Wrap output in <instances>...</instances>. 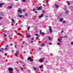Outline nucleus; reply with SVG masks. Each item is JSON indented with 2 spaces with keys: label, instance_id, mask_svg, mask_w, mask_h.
Returning a JSON list of instances; mask_svg holds the SVG:
<instances>
[{
  "label": "nucleus",
  "instance_id": "f257e3e1",
  "mask_svg": "<svg viewBox=\"0 0 73 73\" xmlns=\"http://www.w3.org/2000/svg\"><path fill=\"white\" fill-rule=\"evenodd\" d=\"M8 70L9 71V73H13V68H9Z\"/></svg>",
  "mask_w": 73,
  "mask_h": 73
},
{
  "label": "nucleus",
  "instance_id": "f03ea898",
  "mask_svg": "<svg viewBox=\"0 0 73 73\" xmlns=\"http://www.w3.org/2000/svg\"><path fill=\"white\" fill-rule=\"evenodd\" d=\"M42 7L41 6H40L39 7H36V8L37 10L38 11H39V10L40 9H42Z\"/></svg>",
  "mask_w": 73,
  "mask_h": 73
},
{
  "label": "nucleus",
  "instance_id": "7ed1b4c3",
  "mask_svg": "<svg viewBox=\"0 0 73 73\" xmlns=\"http://www.w3.org/2000/svg\"><path fill=\"white\" fill-rule=\"evenodd\" d=\"M17 13H21V10L20 9H18L17 10Z\"/></svg>",
  "mask_w": 73,
  "mask_h": 73
},
{
  "label": "nucleus",
  "instance_id": "20e7f679",
  "mask_svg": "<svg viewBox=\"0 0 73 73\" xmlns=\"http://www.w3.org/2000/svg\"><path fill=\"white\" fill-rule=\"evenodd\" d=\"M11 21H12V24H15V21L14 19H11Z\"/></svg>",
  "mask_w": 73,
  "mask_h": 73
},
{
  "label": "nucleus",
  "instance_id": "39448f33",
  "mask_svg": "<svg viewBox=\"0 0 73 73\" xmlns=\"http://www.w3.org/2000/svg\"><path fill=\"white\" fill-rule=\"evenodd\" d=\"M18 16L19 17H24V16H23V15H20L19 13L18 14Z\"/></svg>",
  "mask_w": 73,
  "mask_h": 73
},
{
  "label": "nucleus",
  "instance_id": "423d86ee",
  "mask_svg": "<svg viewBox=\"0 0 73 73\" xmlns=\"http://www.w3.org/2000/svg\"><path fill=\"white\" fill-rule=\"evenodd\" d=\"M63 20H64V18H60V22L63 21Z\"/></svg>",
  "mask_w": 73,
  "mask_h": 73
},
{
  "label": "nucleus",
  "instance_id": "0eeeda50",
  "mask_svg": "<svg viewBox=\"0 0 73 73\" xmlns=\"http://www.w3.org/2000/svg\"><path fill=\"white\" fill-rule=\"evenodd\" d=\"M39 61L40 62H43V60L42 59H40L39 60Z\"/></svg>",
  "mask_w": 73,
  "mask_h": 73
},
{
  "label": "nucleus",
  "instance_id": "6e6552de",
  "mask_svg": "<svg viewBox=\"0 0 73 73\" xmlns=\"http://www.w3.org/2000/svg\"><path fill=\"white\" fill-rule=\"evenodd\" d=\"M12 8V6H10L7 7V9H10V8Z\"/></svg>",
  "mask_w": 73,
  "mask_h": 73
},
{
  "label": "nucleus",
  "instance_id": "1a4fd4ad",
  "mask_svg": "<svg viewBox=\"0 0 73 73\" xmlns=\"http://www.w3.org/2000/svg\"><path fill=\"white\" fill-rule=\"evenodd\" d=\"M43 17V14H42L39 17V18H41V17Z\"/></svg>",
  "mask_w": 73,
  "mask_h": 73
},
{
  "label": "nucleus",
  "instance_id": "9d476101",
  "mask_svg": "<svg viewBox=\"0 0 73 73\" xmlns=\"http://www.w3.org/2000/svg\"><path fill=\"white\" fill-rule=\"evenodd\" d=\"M31 59H32V57H29L28 58V60L29 61V60H31Z\"/></svg>",
  "mask_w": 73,
  "mask_h": 73
},
{
  "label": "nucleus",
  "instance_id": "9b49d317",
  "mask_svg": "<svg viewBox=\"0 0 73 73\" xmlns=\"http://www.w3.org/2000/svg\"><path fill=\"white\" fill-rule=\"evenodd\" d=\"M44 43H42L41 44L40 46H41V47H42V46H44Z\"/></svg>",
  "mask_w": 73,
  "mask_h": 73
},
{
  "label": "nucleus",
  "instance_id": "f8f14e48",
  "mask_svg": "<svg viewBox=\"0 0 73 73\" xmlns=\"http://www.w3.org/2000/svg\"><path fill=\"white\" fill-rule=\"evenodd\" d=\"M49 31L50 33H52V29L51 28H50L49 29Z\"/></svg>",
  "mask_w": 73,
  "mask_h": 73
},
{
  "label": "nucleus",
  "instance_id": "ddd939ff",
  "mask_svg": "<svg viewBox=\"0 0 73 73\" xmlns=\"http://www.w3.org/2000/svg\"><path fill=\"white\" fill-rule=\"evenodd\" d=\"M55 7L56 8H58V7H59V6H58V5H57L56 4H55Z\"/></svg>",
  "mask_w": 73,
  "mask_h": 73
},
{
  "label": "nucleus",
  "instance_id": "4468645a",
  "mask_svg": "<svg viewBox=\"0 0 73 73\" xmlns=\"http://www.w3.org/2000/svg\"><path fill=\"white\" fill-rule=\"evenodd\" d=\"M3 5V3H0V7H2Z\"/></svg>",
  "mask_w": 73,
  "mask_h": 73
},
{
  "label": "nucleus",
  "instance_id": "2eb2a0df",
  "mask_svg": "<svg viewBox=\"0 0 73 73\" xmlns=\"http://www.w3.org/2000/svg\"><path fill=\"white\" fill-rule=\"evenodd\" d=\"M33 69H34L35 70H37V68H36L35 67L33 68Z\"/></svg>",
  "mask_w": 73,
  "mask_h": 73
},
{
  "label": "nucleus",
  "instance_id": "dca6fc26",
  "mask_svg": "<svg viewBox=\"0 0 73 73\" xmlns=\"http://www.w3.org/2000/svg\"><path fill=\"white\" fill-rule=\"evenodd\" d=\"M43 65H41L40 66L39 68H43Z\"/></svg>",
  "mask_w": 73,
  "mask_h": 73
},
{
  "label": "nucleus",
  "instance_id": "f3484780",
  "mask_svg": "<svg viewBox=\"0 0 73 73\" xmlns=\"http://www.w3.org/2000/svg\"><path fill=\"white\" fill-rule=\"evenodd\" d=\"M26 36L27 38H28L29 37H31V35H27Z\"/></svg>",
  "mask_w": 73,
  "mask_h": 73
},
{
  "label": "nucleus",
  "instance_id": "a211bd4d",
  "mask_svg": "<svg viewBox=\"0 0 73 73\" xmlns=\"http://www.w3.org/2000/svg\"><path fill=\"white\" fill-rule=\"evenodd\" d=\"M67 3L68 4V5H70V3L69 2V1H67Z\"/></svg>",
  "mask_w": 73,
  "mask_h": 73
},
{
  "label": "nucleus",
  "instance_id": "6ab92c4d",
  "mask_svg": "<svg viewBox=\"0 0 73 73\" xmlns=\"http://www.w3.org/2000/svg\"><path fill=\"white\" fill-rule=\"evenodd\" d=\"M66 13H69V12L68 11V10H66Z\"/></svg>",
  "mask_w": 73,
  "mask_h": 73
},
{
  "label": "nucleus",
  "instance_id": "aec40b11",
  "mask_svg": "<svg viewBox=\"0 0 73 73\" xmlns=\"http://www.w3.org/2000/svg\"><path fill=\"white\" fill-rule=\"evenodd\" d=\"M63 38H68V37H67V36H63Z\"/></svg>",
  "mask_w": 73,
  "mask_h": 73
},
{
  "label": "nucleus",
  "instance_id": "412c9836",
  "mask_svg": "<svg viewBox=\"0 0 73 73\" xmlns=\"http://www.w3.org/2000/svg\"><path fill=\"white\" fill-rule=\"evenodd\" d=\"M62 40V38H60V39H59V42H61V40Z\"/></svg>",
  "mask_w": 73,
  "mask_h": 73
},
{
  "label": "nucleus",
  "instance_id": "4be33fe9",
  "mask_svg": "<svg viewBox=\"0 0 73 73\" xmlns=\"http://www.w3.org/2000/svg\"><path fill=\"white\" fill-rule=\"evenodd\" d=\"M33 61V59L31 58V59L30 60V62H32Z\"/></svg>",
  "mask_w": 73,
  "mask_h": 73
},
{
  "label": "nucleus",
  "instance_id": "5701e85b",
  "mask_svg": "<svg viewBox=\"0 0 73 73\" xmlns=\"http://www.w3.org/2000/svg\"><path fill=\"white\" fill-rule=\"evenodd\" d=\"M40 37V35H38L36 38V40H38V37Z\"/></svg>",
  "mask_w": 73,
  "mask_h": 73
},
{
  "label": "nucleus",
  "instance_id": "b1692460",
  "mask_svg": "<svg viewBox=\"0 0 73 73\" xmlns=\"http://www.w3.org/2000/svg\"><path fill=\"white\" fill-rule=\"evenodd\" d=\"M19 53V52L17 51L16 54V55H17V54H18Z\"/></svg>",
  "mask_w": 73,
  "mask_h": 73
},
{
  "label": "nucleus",
  "instance_id": "393cba45",
  "mask_svg": "<svg viewBox=\"0 0 73 73\" xmlns=\"http://www.w3.org/2000/svg\"><path fill=\"white\" fill-rule=\"evenodd\" d=\"M1 52H3V50H4V48H1Z\"/></svg>",
  "mask_w": 73,
  "mask_h": 73
},
{
  "label": "nucleus",
  "instance_id": "a878e982",
  "mask_svg": "<svg viewBox=\"0 0 73 73\" xmlns=\"http://www.w3.org/2000/svg\"><path fill=\"white\" fill-rule=\"evenodd\" d=\"M3 19V17H0V20H2Z\"/></svg>",
  "mask_w": 73,
  "mask_h": 73
},
{
  "label": "nucleus",
  "instance_id": "bb28decb",
  "mask_svg": "<svg viewBox=\"0 0 73 73\" xmlns=\"http://www.w3.org/2000/svg\"><path fill=\"white\" fill-rule=\"evenodd\" d=\"M36 8H35L33 10V11H36Z\"/></svg>",
  "mask_w": 73,
  "mask_h": 73
},
{
  "label": "nucleus",
  "instance_id": "cd10ccee",
  "mask_svg": "<svg viewBox=\"0 0 73 73\" xmlns=\"http://www.w3.org/2000/svg\"><path fill=\"white\" fill-rule=\"evenodd\" d=\"M1 16H4V13H2L1 14Z\"/></svg>",
  "mask_w": 73,
  "mask_h": 73
},
{
  "label": "nucleus",
  "instance_id": "c85d7f7f",
  "mask_svg": "<svg viewBox=\"0 0 73 73\" xmlns=\"http://www.w3.org/2000/svg\"><path fill=\"white\" fill-rule=\"evenodd\" d=\"M42 34V35H45V33H42V34Z\"/></svg>",
  "mask_w": 73,
  "mask_h": 73
},
{
  "label": "nucleus",
  "instance_id": "c756f323",
  "mask_svg": "<svg viewBox=\"0 0 73 73\" xmlns=\"http://www.w3.org/2000/svg\"><path fill=\"white\" fill-rule=\"evenodd\" d=\"M48 38L49 40H51V38H50V37L48 36Z\"/></svg>",
  "mask_w": 73,
  "mask_h": 73
},
{
  "label": "nucleus",
  "instance_id": "7c9ffc66",
  "mask_svg": "<svg viewBox=\"0 0 73 73\" xmlns=\"http://www.w3.org/2000/svg\"><path fill=\"white\" fill-rule=\"evenodd\" d=\"M49 45H52V43L51 42L49 43Z\"/></svg>",
  "mask_w": 73,
  "mask_h": 73
},
{
  "label": "nucleus",
  "instance_id": "2f4dec72",
  "mask_svg": "<svg viewBox=\"0 0 73 73\" xmlns=\"http://www.w3.org/2000/svg\"><path fill=\"white\" fill-rule=\"evenodd\" d=\"M4 35L5 37H7V35H5V34H4Z\"/></svg>",
  "mask_w": 73,
  "mask_h": 73
},
{
  "label": "nucleus",
  "instance_id": "473e14b6",
  "mask_svg": "<svg viewBox=\"0 0 73 73\" xmlns=\"http://www.w3.org/2000/svg\"><path fill=\"white\" fill-rule=\"evenodd\" d=\"M5 50H7V47H6L5 48Z\"/></svg>",
  "mask_w": 73,
  "mask_h": 73
},
{
  "label": "nucleus",
  "instance_id": "72a5a7b5",
  "mask_svg": "<svg viewBox=\"0 0 73 73\" xmlns=\"http://www.w3.org/2000/svg\"><path fill=\"white\" fill-rule=\"evenodd\" d=\"M23 2H25V0H22Z\"/></svg>",
  "mask_w": 73,
  "mask_h": 73
},
{
  "label": "nucleus",
  "instance_id": "f704fd0d",
  "mask_svg": "<svg viewBox=\"0 0 73 73\" xmlns=\"http://www.w3.org/2000/svg\"><path fill=\"white\" fill-rule=\"evenodd\" d=\"M25 15L26 16H28V14L26 13L25 14Z\"/></svg>",
  "mask_w": 73,
  "mask_h": 73
},
{
  "label": "nucleus",
  "instance_id": "c9c22d12",
  "mask_svg": "<svg viewBox=\"0 0 73 73\" xmlns=\"http://www.w3.org/2000/svg\"><path fill=\"white\" fill-rule=\"evenodd\" d=\"M42 32L41 31H40V34H42Z\"/></svg>",
  "mask_w": 73,
  "mask_h": 73
},
{
  "label": "nucleus",
  "instance_id": "e433bc0d",
  "mask_svg": "<svg viewBox=\"0 0 73 73\" xmlns=\"http://www.w3.org/2000/svg\"><path fill=\"white\" fill-rule=\"evenodd\" d=\"M61 16H62V15L60 14V15H59V17H61Z\"/></svg>",
  "mask_w": 73,
  "mask_h": 73
},
{
  "label": "nucleus",
  "instance_id": "4c0bfd02",
  "mask_svg": "<svg viewBox=\"0 0 73 73\" xmlns=\"http://www.w3.org/2000/svg\"><path fill=\"white\" fill-rule=\"evenodd\" d=\"M22 10L23 11V12H24V11H25V9H23V10Z\"/></svg>",
  "mask_w": 73,
  "mask_h": 73
},
{
  "label": "nucleus",
  "instance_id": "58836bf2",
  "mask_svg": "<svg viewBox=\"0 0 73 73\" xmlns=\"http://www.w3.org/2000/svg\"><path fill=\"white\" fill-rule=\"evenodd\" d=\"M71 45H73V42H71Z\"/></svg>",
  "mask_w": 73,
  "mask_h": 73
},
{
  "label": "nucleus",
  "instance_id": "ea45409f",
  "mask_svg": "<svg viewBox=\"0 0 73 73\" xmlns=\"http://www.w3.org/2000/svg\"><path fill=\"white\" fill-rule=\"evenodd\" d=\"M5 56H7V54L6 53H5Z\"/></svg>",
  "mask_w": 73,
  "mask_h": 73
},
{
  "label": "nucleus",
  "instance_id": "a19ab883",
  "mask_svg": "<svg viewBox=\"0 0 73 73\" xmlns=\"http://www.w3.org/2000/svg\"><path fill=\"white\" fill-rule=\"evenodd\" d=\"M60 44V42H58L57 43V45H59V44Z\"/></svg>",
  "mask_w": 73,
  "mask_h": 73
},
{
  "label": "nucleus",
  "instance_id": "79ce46f5",
  "mask_svg": "<svg viewBox=\"0 0 73 73\" xmlns=\"http://www.w3.org/2000/svg\"><path fill=\"white\" fill-rule=\"evenodd\" d=\"M65 21H63V24H64V23H65Z\"/></svg>",
  "mask_w": 73,
  "mask_h": 73
},
{
  "label": "nucleus",
  "instance_id": "37998d69",
  "mask_svg": "<svg viewBox=\"0 0 73 73\" xmlns=\"http://www.w3.org/2000/svg\"><path fill=\"white\" fill-rule=\"evenodd\" d=\"M10 45H11V46H12V45H13V44H10Z\"/></svg>",
  "mask_w": 73,
  "mask_h": 73
},
{
  "label": "nucleus",
  "instance_id": "c03bdc74",
  "mask_svg": "<svg viewBox=\"0 0 73 73\" xmlns=\"http://www.w3.org/2000/svg\"><path fill=\"white\" fill-rule=\"evenodd\" d=\"M28 31H29V28H27Z\"/></svg>",
  "mask_w": 73,
  "mask_h": 73
},
{
  "label": "nucleus",
  "instance_id": "a18cd8bd",
  "mask_svg": "<svg viewBox=\"0 0 73 73\" xmlns=\"http://www.w3.org/2000/svg\"><path fill=\"white\" fill-rule=\"evenodd\" d=\"M64 32V31H62V32H61V33H63Z\"/></svg>",
  "mask_w": 73,
  "mask_h": 73
},
{
  "label": "nucleus",
  "instance_id": "49530a36",
  "mask_svg": "<svg viewBox=\"0 0 73 73\" xmlns=\"http://www.w3.org/2000/svg\"><path fill=\"white\" fill-rule=\"evenodd\" d=\"M20 63H21V64H23V63L22 62H21V61H20Z\"/></svg>",
  "mask_w": 73,
  "mask_h": 73
},
{
  "label": "nucleus",
  "instance_id": "de8ad7c7",
  "mask_svg": "<svg viewBox=\"0 0 73 73\" xmlns=\"http://www.w3.org/2000/svg\"><path fill=\"white\" fill-rule=\"evenodd\" d=\"M18 35H21V34H20V33H19L18 34Z\"/></svg>",
  "mask_w": 73,
  "mask_h": 73
},
{
  "label": "nucleus",
  "instance_id": "09e8293b",
  "mask_svg": "<svg viewBox=\"0 0 73 73\" xmlns=\"http://www.w3.org/2000/svg\"><path fill=\"white\" fill-rule=\"evenodd\" d=\"M12 37V35H9V37Z\"/></svg>",
  "mask_w": 73,
  "mask_h": 73
},
{
  "label": "nucleus",
  "instance_id": "8fccbe9b",
  "mask_svg": "<svg viewBox=\"0 0 73 73\" xmlns=\"http://www.w3.org/2000/svg\"><path fill=\"white\" fill-rule=\"evenodd\" d=\"M33 40H34V38H32V41H33Z\"/></svg>",
  "mask_w": 73,
  "mask_h": 73
},
{
  "label": "nucleus",
  "instance_id": "3c124183",
  "mask_svg": "<svg viewBox=\"0 0 73 73\" xmlns=\"http://www.w3.org/2000/svg\"><path fill=\"white\" fill-rule=\"evenodd\" d=\"M35 13H37V11H35Z\"/></svg>",
  "mask_w": 73,
  "mask_h": 73
},
{
  "label": "nucleus",
  "instance_id": "603ef678",
  "mask_svg": "<svg viewBox=\"0 0 73 73\" xmlns=\"http://www.w3.org/2000/svg\"><path fill=\"white\" fill-rule=\"evenodd\" d=\"M44 11H44V10H42V12H44Z\"/></svg>",
  "mask_w": 73,
  "mask_h": 73
},
{
  "label": "nucleus",
  "instance_id": "864d4df0",
  "mask_svg": "<svg viewBox=\"0 0 73 73\" xmlns=\"http://www.w3.org/2000/svg\"><path fill=\"white\" fill-rule=\"evenodd\" d=\"M46 2L47 3H48V1H46Z\"/></svg>",
  "mask_w": 73,
  "mask_h": 73
},
{
  "label": "nucleus",
  "instance_id": "5fc2aeb1",
  "mask_svg": "<svg viewBox=\"0 0 73 73\" xmlns=\"http://www.w3.org/2000/svg\"><path fill=\"white\" fill-rule=\"evenodd\" d=\"M19 67H20V68L21 69H23V68H22L21 67V66H19Z\"/></svg>",
  "mask_w": 73,
  "mask_h": 73
},
{
  "label": "nucleus",
  "instance_id": "6e6d98bb",
  "mask_svg": "<svg viewBox=\"0 0 73 73\" xmlns=\"http://www.w3.org/2000/svg\"><path fill=\"white\" fill-rule=\"evenodd\" d=\"M36 36H38V34H36L35 35Z\"/></svg>",
  "mask_w": 73,
  "mask_h": 73
},
{
  "label": "nucleus",
  "instance_id": "4d7b16f0",
  "mask_svg": "<svg viewBox=\"0 0 73 73\" xmlns=\"http://www.w3.org/2000/svg\"><path fill=\"white\" fill-rule=\"evenodd\" d=\"M8 46V45H7V46L6 48H7Z\"/></svg>",
  "mask_w": 73,
  "mask_h": 73
},
{
  "label": "nucleus",
  "instance_id": "13d9d810",
  "mask_svg": "<svg viewBox=\"0 0 73 73\" xmlns=\"http://www.w3.org/2000/svg\"><path fill=\"white\" fill-rule=\"evenodd\" d=\"M28 71H29V72H30V70H28Z\"/></svg>",
  "mask_w": 73,
  "mask_h": 73
},
{
  "label": "nucleus",
  "instance_id": "bf43d9fd",
  "mask_svg": "<svg viewBox=\"0 0 73 73\" xmlns=\"http://www.w3.org/2000/svg\"><path fill=\"white\" fill-rule=\"evenodd\" d=\"M17 72H19V70H17Z\"/></svg>",
  "mask_w": 73,
  "mask_h": 73
},
{
  "label": "nucleus",
  "instance_id": "052dcab7",
  "mask_svg": "<svg viewBox=\"0 0 73 73\" xmlns=\"http://www.w3.org/2000/svg\"><path fill=\"white\" fill-rule=\"evenodd\" d=\"M48 28H51V27H50V26H49V27H48Z\"/></svg>",
  "mask_w": 73,
  "mask_h": 73
},
{
  "label": "nucleus",
  "instance_id": "680f3d73",
  "mask_svg": "<svg viewBox=\"0 0 73 73\" xmlns=\"http://www.w3.org/2000/svg\"><path fill=\"white\" fill-rule=\"evenodd\" d=\"M45 17H47L48 16H46Z\"/></svg>",
  "mask_w": 73,
  "mask_h": 73
},
{
  "label": "nucleus",
  "instance_id": "e2e57ef3",
  "mask_svg": "<svg viewBox=\"0 0 73 73\" xmlns=\"http://www.w3.org/2000/svg\"><path fill=\"white\" fill-rule=\"evenodd\" d=\"M39 50H41V48H39Z\"/></svg>",
  "mask_w": 73,
  "mask_h": 73
},
{
  "label": "nucleus",
  "instance_id": "0e129e2a",
  "mask_svg": "<svg viewBox=\"0 0 73 73\" xmlns=\"http://www.w3.org/2000/svg\"><path fill=\"white\" fill-rule=\"evenodd\" d=\"M12 52H13V50H12Z\"/></svg>",
  "mask_w": 73,
  "mask_h": 73
},
{
  "label": "nucleus",
  "instance_id": "69168bd1",
  "mask_svg": "<svg viewBox=\"0 0 73 73\" xmlns=\"http://www.w3.org/2000/svg\"><path fill=\"white\" fill-rule=\"evenodd\" d=\"M15 48H16V46H15Z\"/></svg>",
  "mask_w": 73,
  "mask_h": 73
},
{
  "label": "nucleus",
  "instance_id": "338daca9",
  "mask_svg": "<svg viewBox=\"0 0 73 73\" xmlns=\"http://www.w3.org/2000/svg\"><path fill=\"white\" fill-rule=\"evenodd\" d=\"M23 67H24L25 66L24 65H23Z\"/></svg>",
  "mask_w": 73,
  "mask_h": 73
},
{
  "label": "nucleus",
  "instance_id": "774afa93",
  "mask_svg": "<svg viewBox=\"0 0 73 73\" xmlns=\"http://www.w3.org/2000/svg\"><path fill=\"white\" fill-rule=\"evenodd\" d=\"M30 54H32V52H30Z\"/></svg>",
  "mask_w": 73,
  "mask_h": 73
}]
</instances>
